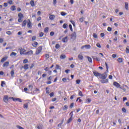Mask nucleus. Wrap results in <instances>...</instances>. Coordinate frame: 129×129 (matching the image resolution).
Returning a JSON list of instances; mask_svg holds the SVG:
<instances>
[{
    "instance_id": "obj_1",
    "label": "nucleus",
    "mask_w": 129,
    "mask_h": 129,
    "mask_svg": "<svg viewBox=\"0 0 129 129\" xmlns=\"http://www.w3.org/2000/svg\"><path fill=\"white\" fill-rule=\"evenodd\" d=\"M18 22L19 23H22L23 22V19H24V15L23 14L19 13L18 14Z\"/></svg>"
},
{
    "instance_id": "obj_2",
    "label": "nucleus",
    "mask_w": 129,
    "mask_h": 129,
    "mask_svg": "<svg viewBox=\"0 0 129 129\" xmlns=\"http://www.w3.org/2000/svg\"><path fill=\"white\" fill-rule=\"evenodd\" d=\"M43 47L42 46H39L37 49L36 51L35 52L36 55H39L40 53L42 52V49Z\"/></svg>"
},
{
    "instance_id": "obj_3",
    "label": "nucleus",
    "mask_w": 129,
    "mask_h": 129,
    "mask_svg": "<svg viewBox=\"0 0 129 129\" xmlns=\"http://www.w3.org/2000/svg\"><path fill=\"white\" fill-rule=\"evenodd\" d=\"M9 99H12L14 101H19V102H22V99L19 98H14L13 97H9Z\"/></svg>"
},
{
    "instance_id": "obj_4",
    "label": "nucleus",
    "mask_w": 129,
    "mask_h": 129,
    "mask_svg": "<svg viewBox=\"0 0 129 129\" xmlns=\"http://www.w3.org/2000/svg\"><path fill=\"white\" fill-rule=\"evenodd\" d=\"M20 51V55H25L26 54V50L23 48H20L19 49Z\"/></svg>"
},
{
    "instance_id": "obj_5",
    "label": "nucleus",
    "mask_w": 129,
    "mask_h": 129,
    "mask_svg": "<svg viewBox=\"0 0 129 129\" xmlns=\"http://www.w3.org/2000/svg\"><path fill=\"white\" fill-rule=\"evenodd\" d=\"M9 99H10V97H9V96H8V95L4 96V97L3 98V100H4V102H6V103H7V102H9Z\"/></svg>"
},
{
    "instance_id": "obj_6",
    "label": "nucleus",
    "mask_w": 129,
    "mask_h": 129,
    "mask_svg": "<svg viewBox=\"0 0 129 129\" xmlns=\"http://www.w3.org/2000/svg\"><path fill=\"white\" fill-rule=\"evenodd\" d=\"M106 77H107V75L104 74H101L100 75L99 78L100 79L104 80V79H106Z\"/></svg>"
},
{
    "instance_id": "obj_7",
    "label": "nucleus",
    "mask_w": 129,
    "mask_h": 129,
    "mask_svg": "<svg viewBox=\"0 0 129 129\" xmlns=\"http://www.w3.org/2000/svg\"><path fill=\"white\" fill-rule=\"evenodd\" d=\"M32 22H31V20L30 19H28L27 21V28H29L31 29L32 28Z\"/></svg>"
},
{
    "instance_id": "obj_8",
    "label": "nucleus",
    "mask_w": 129,
    "mask_h": 129,
    "mask_svg": "<svg viewBox=\"0 0 129 129\" xmlns=\"http://www.w3.org/2000/svg\"><path fill=\"white\" fill-rule=\"evenodd\" d=\"M113 84L114 86H115L117 88H120V85L118 83L114 82Z\"/></svg>"
},
{
    "instance_id": "obj_9",
    "label": "nucleus",
    "mask_w": 129,
    "mask_h": 129,
    "mask_svg": "<svg viewBox=\"0 0 129 129\" xmlns=\"http://www.w3.org/2000/svg\"><path fill=\"white\" fill-rule=\"evenodd\" d=\"M93 73L94 75L95 76H96V77H100V76L101 74L100 73H98V72H96V71H93Z\"/></svg>"
},
{
    "instance_id": "obj_10",
    "label": "nucleus",
    "mask_w": 129,
    "mask_h": 129,
    "mask_svg": "<svg viewBox=\"0 0 129 129\" xmlns=\"http://www.w3.org/2000/svg\"><path fill=\"white\" fill-rule=\"evenodd\" d=\"M27 23H28V21L24 20L22 22V27H26L27 26Z\"/></svg>"
},
{
    "instance_id": "obj_11",
    "label": "nucleus",
    "mask_w": 129,
    "mask_h": 129,
    "mask_svg": "<svg viewBox=\"0 0 129 129\" xmlns=\"http://www.w3.org/2000/svg\"><path fill=\"white\" fill-rule=\"evenodd\" d=\"M9 64L10 62L9 61H6L3 64V67L4 68H5V67H8V66H9Z\"/></svg>"
},
{
    "instance_id": "obj_12",
    "label": "nucleus",
    "mask_w": 129,
    "mask_h": 129,
    "mask_svg": "<svg viewBox=\"0 0 129 129\" xmlns=\"http://www.w3.org/2000/svg\"><path fill=\"white\" fill-rule=\"evenodd\" d=\"M33 50H31L29 51L26 52L25 53V55H33Z\"/></svg>"
},
{
    "instance_id": "obj_13",
    "label": "nucleus",
    "mask_w": 129,
    "mask_h": 129,
    "mask_svg": "<svg viewBox=\"0 0 129 129\" xmlns=\"http://www.w3.org/2000/svg\"><path fill=\"white\" fill-rule=\"evenodd\" d=\"M62 42H63V43H66V42H68V37L66 36V37H64L62 39Z\"/></svg>"
},
{
    "instance_id": "obj_14",
    "label": "nucleus",
    "mask_w": 129,
    "mask_h": 129,
    "mask_svg": "<svg viewBox=\"0 0 129 129\" xmlns=\"http://www.w3.org/2000/svg\"><path fill=\"white\" fill-rule=\"evenodd\" d=\"M100 82L103 84L107 83L108 82V79H105V80H102L100 81Z\"/></svg>"
},
{
    "instance_id": "obj_15",
    "label": "nucleus",
    "mask_w": 129,
    "mask_h": 129,
    "mask_svg": "<svg viewBox=\"0 0 129 129\" xmlns=\"http://www.w3.org/2000/svg\"><path fill=\"white\" fill-rule=\"evenodd\" d=\"M31 7H35V0H31L30 2Z\"/></svg>"
},
{
    "instance_id": "obj_16",
    "label": "nucleus",
    "mask_w": 129,
    "mask_h": 129,
    "mask_svg": "<svg viewBox=\"0 0 129 129\" xmlns=\"http://www.w3.org/2000/svg\"><path fill=\"white\" fill-rule=\"evenodd\" d=\"M7 59H8V56L3 57L2 59H1V62L4 63V62H5V61H7Z\"/></svg>"
},
{
    "instance_id": "obj_17",
    "label": "nucleus",
    "mask_w": 129,
    "mask_h": 129,
    "mask_svg": "<svg viewBox=\"0 0 129 129\" xmlns=\"http://www.w3.org/2000/svg\"><path fill=\"white\" fill-rule=\"evenodd\" d=\"M23 69L25 70H28V69H29V64H25L24 66H23Z\"/></svg>"
},
{
    "instance_id": "obj_18",
    "label": "nucleus",
    "mask_w": 129,
    "mask_h": 129,
    "mask_svg": "<svg viewBox=\"0 0 129 129\" xmlns=\"http://www.w3.org/2000/svg\"><path fill=\"white\" fill-rule=\"evenodd\" d=\"M54 19H55V15H51L49 16V20L53 21V20H54Z\"/></svg>"
},
{
    "instance_id": "obj_19",
    "label": "nucleus",
    "mask_w": 129,
    "mask_h": 129,
    "mask_svg": "<svg viewBox=\"0 0 129 129\" xmlns=\"http://www.w3.org/2000/svg\"><path fill=\"white\" fill-rule=\"evenodd\" d=\"M28 105H29V103H28L24 104L23 105L24 108H26V109H28V108H29Z\"/></svg>"
},
{
    "instance_id": "obj_20",
    "label": "nucleus",
    "mask_w": 129,
    "mask_h": 129,
    "mask_svg": "<svg viewBox=\"0 0 129 129\" xmlns=\"http://www.w3.org/2000/svg\"><path fill=\"white\" fill-rule=\"evenodd\" d=\"M32 46L35 48H37V46H38V42L34 41V43L32 44Z\"/></svg>"
},
{
    "instance_id": "obj_21",
    "label": "nucleus",
    "mask_w": 129,
    "mask_h": 129,
    "mask_svg": "<svg viewBox=\"0 0 129 129\" xmlns=\"http://www.w3.org/2000/svg\"><path fill=\"white\" fill-rule=\"evenodd\" d=\"M78 58L80 60H83V56H82L81 54H79L78 56Z\"/></svg>"
},
{
    "instance_id": "obj_22",
    "label": "nucleus",
    "mask_w": 129,
    "mask_h": 129,
    "mask_svg": "<svg viewBox=\"0 0 129 129\" xmlns=\"http://www.w3.org/2000/svg\"><path fill=\"white\" fill-rule=\"evenodd\" d=\"M87 58L88 59L89 62H90V63H92V58H91V57H89V56H87Z\"/></svg>"
},
{
    "instance_id": "obj_23",
    "label": "nucleus",
    "mask_w": 129,
    "mask_h": 129,
    "mask_svg": "<svg viewBox=\"0 0 129 129\" xmlns=\"http://www.w3.org/2000/svg\"><path fill=\"white\" fill-rule=\"evenodd\" d=\"M63 122H64V119H63L61 120L60 123L58 124L57 126H58V127H60V126H61V125H62V124H63Z\"/></svg>"
},
{
    "instance_id": "obj_24",
    "label": "nucleus",
    "mask_w": 129,
    "mask_h": 129,
    "mask_svg": "<svg viewBox=\"0 0 129 129\" xmlns=\"http://www.w3.org/2000/svg\"><path fill=\"white\" fill-rule=\"evenodd\" d=\"M11 10L12 11V12H14V11H16V6H12L11 8Z\"/></svg>"
},
{
    "instance_id": "obj_25",
    "label": "nucleus",
    "mask_w": 129,
    "mask_h": 129,
    "mask_svg": "<svg viewBox=\"0 0 129 129\" xmlns=\"http://www.w3.org/2000/svg\"><path fill=\"white\" fill-rule=\"evenodd\" d=\"M67 79L68 80H69V78H63L62 79V81H63V82L66 83L67 82Z\"/></svg>"
},
{
    "instance_id": "obj_26",
    "label": "nucleus",
    "mask_w": 129,
    "mask_h": 129,
    "mask_svg": "<svg viewBox=\"0 0 129 129\" xmlns=\"http://www.w3.org/2000/svg\"><path fill=\"white\" fill-rule=\"evenodd\" d=\"M67 109H68V105H65L64 106V107H63L62 110H67Z\"/></svg>"
},
{
    "instance_id": "obj_27",
    "label": "nucleus",
    "mask_w": 129,
    "mask_h": 129,
    "mask_svg": "<svg viewBox=\"0 0 129 129\" xmlns=\"http://www.w3.org/2000/svg\"><path fill=\"white\" fill-rule=\"evenodd\" d=\"M117 61L119 63H122V58H120V57L118 58Z\"/></svg>"
},
{
    "instance_id": "obj_28",
    "label": "nucleus",
    "mask_w": 129,
    "mask_h": 129,
    "mask_svg": "<svg viewBox=\"0 0 129 129\" xmlns=\"http://www.w3.org/2000/svg\"><path fill=\"white\" fill-rule=\"evenodd\" d=\"M73 118L70 117V118L68 120L67 123H70L72 121Z\"/></svg>"
},
{
    "instance_id": "obj_29",
    "label": "nucleus",
    "mask_w": 129,
    "mask_h": 129,
    "mask_svg": "<svg viewBox=\"0 0 129 129\" xmlns=\"http://www.w3.org/2000/svg\"><path fill=\"white\" fill-rule=\"evenodd\" d=\"M125 9L128 10V3L125 2Z\"/></svg>"
},
{
    "instance_id": "obj_30",
    "label": "nucleus",
    "mask_w": 129,
    "mask_h": 129,
    "mask_svg": "<svg viewBox=\"0 0 129 129\" xmlns=\"http://www.w3.org/2000/svg\"><path fill=\"white\" fill-rule=\"evenodd\" d=\"M93 59L96 60V61H100V59L98 58H97V56H93Z\"/></svg>"
},
{
    "instance_id": "obj_31",
    "label": "nucleus",
    "mask_w": 129,
    "mask_h": 129,
    "mask_svg": "<svg viewBox=\"0 0 129 129\" xmlns=\"http://www.w3.org/2000/svg\"><path fill=\"white\" fill-rule=\"evenodd\" d=\"M44 33H48L49 32V28L48 27H46L44 30Z\"/></svg>"
},
{
    "instance_id": "obj_32",
    "label": "nucleus",
    "mask_w": 129,
    "mask_h": 129,
    "mask_svg": "<svg viewBox=\"0 0 129 129\" xmlns=\"http://www.w3.org/2000/svg\"><path fill=\"white\" fill-rule=\"evenodd\" d=\"M67 27H68V24H66V23H64L63 24V25H62V28L63 29H66L67 28Z\"/></svg>"
},
{
    "instance_id": "obj_33",
    "label": "nucleus",
    "mask_w": 129,
    "mask_h": 129,
    "mask_svg": "<svg viewBox=\"0 0 129 129\" xmlns=\"http://www.w3.org/2000/svg\"><path fill=\"white\" fill-rule=\"evenodd\" d=\"M85 48H86V49H90V48H91V46H90V45L89 44L85 45Z\"/></svg>"
},
{
    "instance_id": "obj_34",
    "label": "nucleus",
    "mask_w": 129,
    "mask_h": 129,
    "mask_svg": "<svg viewBox=\"0 0 129 129\" xmlns=\"http://www.w3.org/2000/svg\"><path fill=\"white\" fill-rule=\"evenodd\" d=\"M125 52L127 53V54H129V46H127L125 49Z\"/></svg>"
},
{
    "instance_id": "obj_35",
    "label": "nucleus",
    "mask_w": 129,
    "mask_h": 129,
    "mask_svg": "<svg viewBox=\"0 0 129 129\" xmlns=\"http://www.w3.org/2000/svg\"><path fill=\"white\" fill-rule=\"evenodd\" d=\"M60 59H65L66 58V55L62 54L60 56Z\"/></svg>"
},
{
    "instance_id": "obj_36",
    "label": "nucleus",
    "mask_w": 129,
    "mask_h": 129,
    "mask_svg": "<svg viewBox=\"0 0 129 129\" xmlns=\"http://www.w3.org/2000/svg\"><path fill=\"white\" fill-rule=\"evenodd\" d=\"M4 85H6V82L4 81L1 82V86L2 87H4Z\"/></svg>"
},
{
    "instance_id": "obj_37",
    "label": "nucleus",
    "mask_w": 129,
    "mask_h": 129,
    "mask_svg": "<svg viewBox=\"0 0 129 129\" xmlns=\"http://www.w3.org/2000/svg\"><path fill=\"white\" fill-rule=\"evenodd\" d=\"M10 56H17V53L13 52L11 53Z\"/></svg>"
},
{
    "instance_id": "obj_38",
    "label": "nucleus",
    "mask_w": 129,
    "mask_h": 129,
    "mask_svg": "<svg viewBox=\"0 0 129 129\" xmlns=\"http://www.w3.org/2000/svg\"><path fill=\"white\" fill-rule=\"evenodd\" d=\"M76 84H80V82H81V80L78 79L76 81Z\"/></svg>"
},
{
    "instance_id": "obj_39",
    "label": "nucleus",
    "mask_w": 129,
    "mask_h": 129,
    "mask_svg": "<svg viewBox=\"0 0 129 129\" xmlns=\"http://www.w3.org/2000/svg\"><path fill=\"white\" fill-rule=\"evenodd\" d=\"M60 15L62 16H66V15H67V13L64 12H61L60 13Z\"/></svg>"
},
{
    "instance_id": "obj_40",
    "label": "nucleus",
    "mask_w": 129,
    "mask_h": 129,
    "mask_svg": "<svg viewBox=\"0 0 129 129\" xmlns=\"http://www.w3.org/2000/svg\"><path fill=\"white\" fill-rule=\"evenodd\" d=\"M69 27L71 31V32H73V28H72V25L71 24H70L69 25Z\"/></svg>"
},
{
    "instance_id": "obj_41",
    "label": "nucleus",
    "mask_w": 129,
    "mask_h": 129,
    "mask_svg": "<svg viewBox=\"0 0 129 129\" xmlns=\"http://www.w3.org/2000/svg\"><path fill=\"white\" fill-rule=\"evenodd\" d=\"M28 60L27 59H25L24 60H23V63L24 64H26V63H28Z\"/></svg>"
},
{
    "instance_id": "obj_42",
    "label": "nucleus",
    "mask_w": 129,
    "mask_h": 129,
    "mask_svg": "<svg viewBox=\"0 0 129 129\" xmlns=\"http://www.w3.org/2000/svg\"><path fill=\"white\" fill-rule=\"evenodd\" d=\"M70 22L72 24L73 26L75 27V22H74L73 20H71Z\"/></svg>"
},
{
    "instance_id": "obj_43",
    "label": "nucleus",
    "mask_w": 129,
    "mask_h": 129,
    "mask_svg": "<svg viewBox=\"0 0 129 129\" xmlns=\"http://www.w3.org/2000/svg\"><path fill=\"white\" fill-rule=\"evenodd\" d=\"M79 96H83V94H82V92L81 91H79Z\"/></svg>"
},
{
    "instance_id": "obj_44",
    "label": "nucleus",
    "mask_w": 129,
    "mask_h": 129,
    "mask_svg": "<svg viewBox=\"0 0 129 129\" xmlns=\"http://www.w3.org/2000/svg\"><path fill=\"white\" fill-rule=\"evenodd\" d=\"M79 21L80 22V23H83V21H84V18L82 17L80 18Z\"/></svg>"
},
{
    "instance_id": "obj_45",
    "label": "nucleus",
    "mask_w": 129,
    "mask_h": 129,
    "mask_svg": "<svg viewBox=\"0 0 129 129\" xmlns=\"http://www.w3.org/2000/svg\"><path fill=\"white\" fill-rule=\"evenodd\" d=\"M122 111L123 112H124V113H125V112H126V109H125V108H124V107L122 108Z\"/></svg>"
},
{
    "instance_id": "obj_46",
    "label": "nucleus",
    "mask_w": 129,
    "mask_h": 129,
    "mask_svg": "<svg viewBox=\"0 0 129 129\" xmlns=\"http://www.w3.org/2000/svg\"><path fill=\"white\" fill-rule=\"evenodd\" d=\"M43 36H44V33L41 32L39 33V37L40 38H42V37H43Z\"/></svg>"
},
{
    "instance_id": "obj_47",
    "label": "nucleus",
    "mask_w": 129,
    "mask_h": 129,
    "mask_svg": "<svg viewBox=\"0 0 129 129\" xmlns=\"http://www.w3.org/2000/svg\"><path fill=\"white\" fill-rule=\"evenodd\" d=\"M11 75L12 77H13L14 75H15V72L13 70L11 72Z\"/></svg>"
},
{
    "instance_id": "obj_48",
    "label": "nucleus",
    "mask_w": 129,
    "mask_h": 129,
    "mask_svg": "<svg viewBox=\"0 0 129 129\" xmlns=\"http://www.w3.org/2000/svg\"><path fill=\"white\" fill-rule=\"evenodd\" d=\"M87 103H90L91 102V99L88 98L87 100Z\"/></svg>"
},
{
    "instance_id": "obj_49",
    "label": "nucleus",
    "mask_w": 129,
    "mask_h": 129,
    "mask_svg": "<svg viewBox=\"0 0 129 129\" xmlns=\"http://www.w3.org/2000/svg\"><path fill=\"white\" fill-rule=\"evenodd\" d=\"M55 48L56 49H59V48H60V45L59 44H56L55 45Z\"/></svg>"
},
{
    "instance_id": "obj_50",
    "label": "nucleus",
    "mask_w": 129,
    "mask_h": 129,
    "mask_svg": "<svg viewBox=\"0 0 129 129\" xmlns=\"http://www.w3.org/2000/svg\"><path fill=\"white\" fill-rule=\"evenodd\" d=\"M73 111H72L70 113V116H71L70 117L73 118Z\"/></svg>"
},
{
    "instance_id": "obj_51",
    "label": "nucleus",
    "mask_w": 129,
    "mask_h": 129,
    "mask_svg": "<svg viewBox=\"0 0 129 129\" xmlns=\"http://www.w3.org/2000/svg\"><path fill=\"white\" fill-rule=\"evenodd\" d=\"M56 69H59L60 70H61V67H60V66H59V65H56Z\"/></svg>"
},
{
    "instance_id": "obj_52",
    "label": "nucleus",
    "mask_w": 129,
    "mask_h": 129,
    "mask_svg": "<svg viewBox=\"0 0 129 129\" xmlns=\"http://www.w3.org/2000/svg\"><path fill=\"white\" fill-rule=\"evenodd\" d=\"M96 46L97 47H98V48H101V45H100V44L99 43H97L96 44Z\"/></svg>"
},
{
    "instance_id": "obj_53",
    "label": "nucleus",
    "mask_w": 129,
    "mask_h": 129,
    "mask_svg": "<svg viewBox=\"0 0 129 129\" xmlns=\"http://www.w3.org/2000/svg\"><path fill=\"white\" fill-rule=\"evenodd\" d=\"M112 30V28H111V27H108L107 28V31H108V32H111V30Z\"/></svg>"
},
{
    "instance_id": "obj_54",
    "label": "nucleus",
    "mask_w": 129,
    "mask_h": 129,
    "mask_svg": "<svg viewBox=\"0 0 129 129\" xmlns=\"http://www.w3.org/2000/svg\"><path fill=\"white\" fill-rule=\"evenodd\" d=\"M93 37H94L95 39L97 38V35L96 33H93Z\"/></svg>"
},
{
    "instance_id": "obj_55",
    "label": "nucleus",
    "mask_w": 129,
    "mask_h": 129,
    "mask_svg": "<svg viewBox=\"0 0 129 129\" xmlns=\"http://www.w3.org/2000/svg\"><path fill=\"white\" fill-rule=\"evenodd\" d=\"M6 34H7V35H12V32H11L10 31H8L6 32Z\"/></svg>"
},
{
    "instance_id": "obj_56",
    "label": "nucleus",
    "mask_w": 129,
    "mask_h": 129,
    "mask_svg": "<svg viewBox=\"0 0 129 129\" xmlns=\"http://www.w3.org/2000/svg\"><path fill=\"white\" fill-rule=\"evenodd\" d=\"M17 127L19 129H25L23 127L20 126V125H17Z\"/></svg>"
},
{
    "instance_id": "obj_57",
    "label": "nucleus",
    "mask_w": 129,
    "mask_h": 129,
    "mask_svg": "<svg viewBox=\"0 0 129 129\" xmlns=\"http://www.w3.org/2000/svg\"><path fill=\"white\" fill-rule=\"evenodd\" d=\"M105 66H106V69L107 71V70H108V65L107 64V62H105Z\"/></svg>"
},
{
    "instance_id": "obj_58",
    "label": "nucleus",
    "mask_w": 129,
    "mask_h": 129,
    "mask_svg": "<svg viewBox=\"0 0 129 129\" xmlns=\"http://www.w3.org/2000/svg\"><path fill=\"white\" fill-rule=\"evenodd\" d=\"M46 93L47 94H49V93H50V91H49V90H48V88H46Z\"/></svg>"
},
{
    "instance_id": "obj_59",
    "label": "nucleus",
    "mask_w": 129,
    "mask_h": 129,
    "mask_svg": "<svg viewBox=\"0 0 129 129\" xmlns=\"http://www.w3.org/2000/svg\"><path fill=\"white\" fill-rule=\"evenodd\" d=\"M104 36H105L104 33H101L100 34V37H101V38H103V37H104Z\"/></svg>"
},
{
    "instance_id": "obj_60",
    "label": "nucleus",
    "mask_w": 129,
    "mask_h": 129,
    "mask_svg": "<svg viewBox=\"0 0 129 129\" xmlns=\"http://www.w3.org/2000/svg\"><path fill=\"white\" fill-rule=\"evenodd\" d=\"M29 88H31V90H33V85H29L28 86Z\"/></svg>"
},
{
    "instance_id": "obj_61",
    "label": "nucleus",
    "mask_w": 129,
    "mask_h": 129,
    "mask_svg": "<svg viewBox=\"0 0 129 129\" xmlns=\"http://www.w3.org/2000/svg\"><path fill=\"white\" fill-rule=\"evenodd\" d=\"M56 100H57V98H52L51 99V101H52V102H54V101H56Z\"/></svg>"
},
{
    "instance_id": "obj_62",
    "label": "nucleus",
    "mask_w": 129,
    "mask_h": 129,
    "mask_svg": "<svg viewBox=\"0 0 129 129\" xmlns=\"http://www.w3.org/2000/svg\"><path fill=\"white\" fill-rule=\"evenodd\" d=\"M36 39H37V38L36 37V36H33L32 37V41H35V40H36Z\"/></svg>"
},
{
    "instance_id": "obj_63",
    "label": "nucleus",
    "mask_w": 129,
    "mask_h": 129,
    "mask_svg": "<svg viewBox=\"0 0 129 129\" xmlns=\"http://www.w3.org/2000/svg\"><path fill=\"white\" fill-rule=\"evenodd\" d=\"M8 4H9V5H13V1L12 0H10L8 2Z\"/></svg>"
},
{
    "instance_id": "obj_64",
    "label": "nucleus",
    "mask_w": 129,
    "mask_h": 129,
    "mask_svg": "<svg viewBox=\"0 0 129 129\" xmlns=\"http://www.w3.org/2000/svg\"><path fill=\"white\" fill-rule=\"evenodd\" d=\"M54 34V32L52 31L50 33V35L51 36V37H53V35Z\"/></svg>"
}]
</instances>
